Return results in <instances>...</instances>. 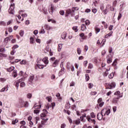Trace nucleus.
Masks as SVG:
<instances>
[{
    "instance_id": "f257e3e1",
    "label": "nucleus",
    "mask_w": 128,
    "mask_h": 128,
    "mask_svg": "<svg viewBox=\"0 0 128 128\" xmlns=\"http://www.w3.org/2000/svg\"><path fill=\"white\" fill-rule=\"evenodd\" d=\"M24 78H21L20 79L16 80L14 82V86H16V90H18V87L20 86H20L21 88H24V86H26V83L24 82Z\"/></svg>"
},
{
    "instance_id": "f03ea898",
    "label": "nucleus",
    "mask_w": 128,
    "mask_h": 128,
    "mask_svg": "<svg viewBox=\"0 0 128 128\" xmlns=\"http://www.w3.org/2000/svg\"><path fill=\"white\" fill-rule=\"evenodd\" d=\"M111 10V12H114V8L110 4H108L106 6V8L103 10L104 14H107L108 12Z\"/></svg>"
},
{
    "instance_id": "7ed1b4c3",
    "label": "nucleus",
    "mask_w": 128,
    "mask_h": 128,
    "mask_svg": "<svg viewBox=\"0 0 128 128\" xmlns=\"http://www.w3.org/2000/svg\"><path fill=\"white\" fill-rule=\"evenodd\" d=\"M42 58H39L37 60V62L38 64H36V68H40V69H42L44 68H46V65H44L40 64V62H42Z\"/></svg>"
},
{
    "instance_id": "20e7f679",
    "label": "nucleus",
    "mask_w": 128,
    "mask_h": 128,
    "mask_svg": "<svg viewBox=\"0 0 128 128\" xmlns=\"http://www.w3.org/2000/svg\"><path fill=\"white\" fill-rule=\"evenodd\" d=\"M50 60H52V62H52V66H53V68H56V66H58L60 60H56V58L54 57L51 58H50Z\"/></svg>"
},
{
    "instance_id": "39448f33",
    "label": "nucleus",
    "mask_w": 128,
    "mask_h": 128,
    "mask_svg": "<svg viewBox=\"0 0 128 128\" xmlns=\"http://www.w3.org/2000/svg\"><path fill=\"white\" fill-rule=\"evenodd\" d=\"M43 112H44L40 114V118L42 120H48V118H44L46 116V114H48V111L46 110H44Z\"/></svg>"
},
{
    "instance_id": "423d86ee",
    "label": "nucleus",
    "mask_w": 128,
    "mask_h": 128,
    "mask_svg": "<svg viewBox=\"0 0 128 128\" xmlns=\"http://www.w3.org/2000/svg\"><path fill=\"white\" fill-rule=\"evenodd\" d=\"M14 3H12L11 4L10 8L8 10V12L11 14H14Z\"/></svg>"
},
{
    "instance_id": "0eeeda50",
    "label": "nucleus",
    "mask_w": 128,
    "mask_h": 128,
    "mask_svg": "<svg viewBox=\"0 0 128 128\" xmlns=\"http://www.w3.org/2000/svg\"><path fill=\"white\" fill-rule=\"evenodd\" d=\"M102 114L104 116H108L110 114V109H103L102 110Z\"/></svg>"
},
{
    "instance_id": "6e6552de",
    "label": "nucleus",
    "mask_w": 128,
    "mask_h": 128,
    "mask_svg": "<svg viewBox=\"0 0 128 128\" xmlns=\"http://www.w3.org/2000/svg\"><path fill=\"white\" fill-rule=\"evenodd\" d=\"M86 120L89 122H93L94 124H96V120L94 119H92L90 116H86Z\"/></svg>"
},
{
    "instance_id": "1a4fd4ad",
    "label": "nucleus",
    "mask_w": 128,
    "mask_h": 128,
    "mask_svg": "<svg viewBox=\"0 0 128 128\" xmlns=\"http://www.w3.org/2000/svg\"><path fill=\"white\" fill-rule=\"evenodd\" d=\"M98 103L99 104V106L100 108H102L104 106V102H102V98H99L98 100Z\"/></svg>"
},
{
    "instance_id": "9d476101",
    "label": "nucleus",
    "mask_w": 128,
    "mask_h": 128,
    "mask_svg": "<svg viewBox=\"0 0 128 128\" xmlns=\"http://www.w3.org/2000/svg\"><path fill=\"white\" fill-rule=\"evenodd\" d=\"M48 12L50 14H52L54 13V5L50 4L48 7Z\"/></svg>"
},
{
    "instance_id": "9b49d317",
    "label": "nucleus",
    "mask_w": 128,
    "mask_h": 128,
    "mask_svg": "<svg viewBox=\"0 0 128 128\" xmlns=\"http://www.w3.org/2000/svg\"><path fill=\"white\" fill-rule=\"evenodd\" d=\"M114 88H116V83L114 82H112L110 84H108V88L111 90Z\"/></svg>"
},
{
    "instance_id": "f8f14e48",
    "label": "nucleus",
    "mask_w": 128,
    "mask_h": 128,
    "mask_svg": "<svg viewBox=\"0 0 128 128\" xmlns=\"http://www.w3.org/2000/svg\"><path fill=\"white\" fill-rule=\"evenodd\" d=\"M104 116V114L102 113L101 111V113H98L97 114V118L98 120H102V117Z\"/></svg>"
},
{
    "instance_id": "ddd939ff",
    "label": "nucleus",
    "mask_w": 128,
    "mask_h": 128,
    "mask_svg": "<svg viewBox=\"0 0 128 128\" xmlns=\"http://www.w3.org/2000/svg\"><path fill=\"white\" fill-rule=\"evenodd\" d=\"M44 28L45 30H52V27L50 26V25L48 24H45Z\"/></svg>"
},
{
    "instance_id": "4468645a",
    "label": "nucleus",
    "mask_w": 128,
    "mask_h": 128,
    "mask_svg": "<svg viewBox=\"0 0 128 128\" xmlns=\"http://www.w3.org/2000/svg\"><path fill=\"white\" fill-rule=\"evenodd\" d=\"M42 62L46 66L48 64V57H45L42 60Z\"/></svg>"
},
{
    "instance_id": "2eb2a0df",
    "label": "nucleus",
    "mask_w": 128,
    "mask_h": 128,
    "mask_svg": "<svg viewBox=\"0 0 128 128\" xmlns=\"http://www.w3.org/2000/svg\"><path fill=\"white\" fill-rule=\"evenodd\" d=\"M116 64H118V59H115L112 63V66H114V70H118V67H116Z\"/></svg>"
},
{
    "instance_id": "dca6fc26",
    "label": "nucleus",
    "mask_w": 128,
    "mask_h": 128,
    "mask_svg": "<svg viewBox=\"0 0 128 128\" xmlns=\"http://www.w3.org/2000/svg\"><path fill=\"white\" fill-rule=\"evenodd\" d=\"M12 38H13L12 36H10V37L6 38L4 40V42H6V44H8V40H12Z\"/></svg>"
},
{
    "instance_id": "f3484780",
    "label": "nucleus",
    "mask_w": 128,
    "mask_h": 128,
    "mask_svg": "<svg viewBox=\"0 0 128 128\" xmlns=\"http://www.w3.org/2000/svg\"><path fill=\"white\" fill-rule=\"evenodd\" d=\"M114 94L115 96H119V98H117V100H119L120 98H122V95L120 96V91L116 92Z\"/></svg>"
},
{
    "instance_id": "a211bd4d",
    "label": "nucleus",
    "mask_w": 128,
    "mask_h": 128,
    "mask_svg": "<svg viewBox=\"0 0 128 128\" xmlns=\"http://www.w3.org/2000/svg\"><path fill=\"white\" fill-rule=\"evenodd\" d=\"M61 38L62 40H66V32H63L61 35Z\"/></svg>"
},
{
    "instance_id": "6ab92c4d",
    "label": "nucleus",
    "mask_w": 128,
    "mask_h": 128,
    "mask_svg": "<svg viewBox=\"0 0 128 128\" xmlns=\"http://www.w3.org/2000/svg\"><path fill=\"white\" fill-rule=\"evenodd\" d=\"M8 88L6 86H4V88H2L0 90V92H8Z\"/></svg>"
},
{
    "instance_id": "aec40b11",
    "label": "nucleus",
    "mask_w": 128,
    "mask_h": 128,
    "mask_svg": "<svg viewBox=\"0 0 128 128\" xmlns=\"http://www.w3.org/2000/svg\"><path fill=\"white\" fill-rule=\"evenodd\" d=\"M86 30V26L85 24H82L81 26V30L84 32Z\"/></svg>"
},
{
    "instance_id": "412c9836",
    "label": "nucleus",
    "mask_w": 128,
    "mask_h": 128,
    "mask_svg": "<svg viewBox=\"0 0 128 128\" xmlns=\"http://www.w3.org/2000/svg\"><path fill=\"white\" fill-rule=\"evenodd\" d=\"M74 124L76 125L80 124V120H74Z\"/></svg>"
},
{
    "instance_id": "4be33fe9",
    "label": "nucleus",
    "mask_w": 128,
    "mask_h": 128,
    "mask_svg": "<svg viewBox=\"0 0 128 128\" xmlns=\"http://www.w3.org/2000/svg\"><path fill=\"white\" fill-rule=\"evenodd\" d=\"M30 42L31 44H34V38L32 37L30 38Z\"/></svg>"
},
{
    "instance_id": "5701e85b",
    "label": "nucleus",
    "mask_w": 128,
    "mask_h": 128,
    "mask_svg": "<svg viewBox=\"0 0 128 128\" xmlns=\"http://www.w3.org/2000/svg\"><path fill=\"white\" fill-rule=\"evenodd\" d=\"M12 76H14V78H16V76H18V74H16V70H14L13 71V72L12 74Z\"/></svg>"
},
{
    "instance_id": "b1692460",
    "label": "nucleus",
    "mask_w": 128,
    "mask_h": 128,
    "mask_svg": "<svg viewBox=\"0 0 128 128\" xmlns=\"http://www.w3.org/2000/svg\"><path fill=\"white\" fill-rule=\"evenodd\" d=\"M110 68L106 69V72L104 74V76H106L108 74V72H110Z\"/></svg>"
},
{
    "instance_id": "393cba45",
    "label": "nucleus",
    "mask_w": 128,
    "mask_h": 128,
    "mask_svg": "<svg viewBox=\"0 0 128 128\" xmlns=\"http://www.w3.org/2000/svg\"><path fill=\"white\" fill-rule=\"evenodd\" d=\"M26 96L27 98H29L30 100V98H32V94L30 93H28L26 94Z\"/></svg>"
},
{
    "instance_id": "a878e982",
    "label": "nucleus",
    "mask_w": 128,
    "mask_h": 128,
    "mask_svg": "<svg viewBox=\"0 0 128 128\" xmlns=\"http://www.w3.org/2000/svg\"><path fill=\"white\" fill-rule=\"evenodd\" d=\"M18 122V119H16L14 120H12V124H16Z\"/></svg>"
},
{
    "instance_id": "bb28decb",
    "label": "nucleus",
    "mask_w": 128,
    "mask_h": 128,
    "mask_svg": "<svg viewBox=\"0 0 128 128\" xmlns=\"http://www.w3.org/2000/svg\"><path fill=\"white\" fill-rule=\"evenodd\" d=\"M8 55L6 54H4V53H0V58H6Z\"/></svg>"
},
{
    "instance_id": "cd10ccee",
    "label": "nucleus",
    "mask_w": 128,
    "mask_h": 128,
    "mask_svg": "<svg viewBox=\"0 0 128 128\" xmlns=\"http://www.w3.org/2000/svg\"><path fill=\"white\" fill-rule=\"evenodd\" d=\"M14 70V66H12L10 67V68H7V70L8 72H12V70Z\"/></svg>"
},
{
    "instance_id": "c85d7f7f",
    "label": "nucleus",
    "mask_w": 128,
    "mask_h": 128,
    "mask_svg": "<svg viewBox=\"0 0 128 128\" xmlns=\"http://www.w3.org/2000/svg\"><path fill=\"white\" fill-rule=\"evenodd\" d=\"M28 80H29V82H32V80H34V76L33 75L30 76Z\"/></svg>"
},
{
    "instance_id": "c756f323",
    "label": "nucleus",
    "mask_w": 128,
    "mask_h": 128,
    "mask_svg": "<svg viewBox=\"0 0 128 128\" xmlns=\"http://www.w3.org/2000/svg\"><path fill=\"white\" fill-rule=\"evenodd\" d=\"M19 34L21 36H24V31L22 30H20V32H19Z\"/></svg>"
},
{
    "instance_id": "7c9ffc66",
    "label": "nucleus",
    "mask_w": 128,
    "mask_h": 128,
    "mask_svg": "<svg viewBox=\"0 0 128 128\" xmlns=\"http://www.w3.org/2000/svg\"><path fill=\"white\" fill-rule=\"evenodd\" d=\"M76 51H77L78 54H82V49H80V48H77Z\"/></svg>"
},
{
    "instance_id": "2f4dec72",
    "label": "nucleus",
    "mask_w": 128,
    "mask_h": 128,
    "mask_svg": "<svg viewBox=\"0 0 128 128\" xmlns=\"http://www.w3.org/2000/svg\"><path fill=\"white\" fill-rule=\"evenodd\" d=\"M73 30H74L75 32H78V26H74L72 28Z\"/></svg>"
},
{
    "instance_id": "473e14b6",
    "label": "nucleus",
    "mask_w": 128,
    "mask_h": 128,
    "mask_svg": "<svg viewBox=\"0 0 128 128\" xmlns=\"http://www.w3.org/2000/svg\"><path fill=\"white\" fill-rule=\"evenodd\" d=\"M20 64H28V62L26 60H22L20 62Z\"/></svg>"
},
{
    "instance_id": "72a5a7b5",
    "label": "nucleus",
    "mask_w": 128,
    "mask_h": 128,
    "mask_svg": "<svg viewBox=\"0 0 128 128\" xmlns=\"http://www.w3.org/2000/svg\"><path fill=\"white\" fill-rule=\"evenodd\" d=\"M90 20H87L85 21V25L86 26H90Z\"/></svg>"
},
{
    "instance_id": "f704fd0d",
    "label": "nucleus",
    "mask_w": 128,
    "mask_h": 128,
    "mask_svg": "<svg viewBox=\"0 0 128 128\" xmlns=\"http://www.w3.org/2000/svg\"><path fill=\"white\" fill-rule=\"evenodd\" d=\"M88 88H94V84H92V83H89L88 84Z\"/></svg>"
},
{
    "instance_id": "c9c22d12",
    "label": "nucleus",
    "mask_w": 128,
    "mask_h": 128,
    "mask_svg": "<svg viewBox=\"0 0 128 128\" xmlns=\"http://www.w3.org/2000/svg\"><path fill=\"white\" fill-rule=\"evenodd\" d=\"M90 114L92 118H96V114H94V112H91Z\"/></svg>"
},
{
    "instance_id": "e433bc0d",
    "label": "nucleus",
    "mask_w": 128,
    "mask_h": 128,
    "mask_svg": "<svg viewBox=\"0 0 128 128\" xmlns=\"http://www.w3.org/2000/svg\"><path fill=\"white\" fill-rule=\"evenodd\" d=\"M52 22V24H56V20H52V19L48 20V22Z\"/></svg>"
},
{
    "instance_id": "4c0bfd02",
    "label": "nucleus",
    "mask_w": 128,
    "mask_h": 128,
    "mask_svg": "<svg viewBox=\"0 0 128 128\" xmlns=\"http://www.w3.org/2000/svg\"><path fill=\"white\" fill-rule=\"evenodd\" d=\"M85 76L86 82H88V80H90V76H88V74H86Z\"/></svg>"
},
{
    "instance_id": "58836bf2",
    "label": "nucleus",
    "mask_w": 128,
    "mask_h": 128,
    "mask_svg": "<svg viewBox=\"0 0 128 128\" xmlns=\"http://www.w3.org/2000/svg\"><path fill=\"white\" fill-rule=\"evenodd\" d=\"M14 22V20H10L7 22V26H10V24H12V22Z\"/></svg>"
},
{
    "instance_id": "ea45409f",
    "label": "nucleus",
    "mask_w": 128,
    "mask_h": 128,
    "mask_svg": "<svg viewBox=\"0 0 128 128\" xmlns=\"http://www.w3.org/2000/svg\"><path fill=\"white\" fill-rule=\"evenodd\" d=\"M62 44H59L58 47V52H60V50H62Z\"/></svg>"
},
{
    "instance_id": "a19ab883",
    "label": "nucleus",
    "mask_w": 128,
    "mask_h": 128,
    "mask_svg": "<svg viewBox=\"0 0 128 128\" xmlns=\"http://www.w3.org/2000/svg\"><path fill=\"white\" fill-rule=\"evenodd\" d=\"M24 104V106H25V108H28V102H23Z\"/></svg>"
},
{
    "instance_id": "79ce46f5",
    "label": "nucleus",
    "mask_w": 128,
    "mask_h": 128,
    "mask_svg": "<svg viewBox=\"0 0 128 128\" xmlns=\"http://www.w3.org/2000/svg\"><path fill=\"white\" fill-rule=\"evenodd\" d=\"M50 108H52V110H54V106H56V103L52 102L50 104Z\"/></svg>"
},
{
    "instance_id": "37998d69",
    "label": "nucleus",
    "mask_w": 128,
    "mask_h": 128,
    "mask_svg": "<svg viewBox=\"0 0 128 128\" xmlns=\"http://www.w3.org/2000/svg\"><path fill=\"white\" fill-rule=\"evenodd\" d=\"M114 72H112L111 74H110L108 76L109 78H114Z\"/></svg>"
},
{
    "instance_id": "c03bdc74",
    "label": "nucleus",
    "mask_w": 128,
    "mask_h": 128,
    "mask_svg": "<svg viewBox=\"0 0 128 128\" xmlns=\"http://www.w3.org/2000/svg\"><path fill=\"white\" fill-rule=\"evenodd\" d=\"M79 10V8H78V7H76V8H72V11L73 12H76V10Z\"/></svg>"
},
{
    "instance_id": "a18cd8bd",
    "label": "nucleus",
    "mask_w": 128,
    "mask_h": 128,
    "mask_svg": "<svg viewBox=\"0 0 128 128\" xmlns=\"http://www.w3.org/2000/svg\"><path fill=\"white\" fill-rule=\"evenodd\" d=\"M34 108H36V110H38V108H42V105L36 106V105H34Z\"/></svg>"
},
{
    "instance_id": "49530a36",
    "label": "nucleus",
    "mask_w": 128,
    "mask_h": 128,
    "mask_svg": "<svg viewBox=\"0 0 128 128\" xmlns=\"http://www.w3.org/2000/svg\"><path fill=\"white\" fill-rule=\"evenodd\" d=\"M92 68H93L92 64V63H90L88 66V68L90 70Z\"/></svg>"
},
{
    "instance_id": "de8ad7c7",
    "label": "nucleus",
    "mask_w": 128,
    "mask_h": 128,
    "mask_svg": "<svg viewBox=\"0 0 128 128\" xmlns=\"http://www.w3.org/2000/svg\"><path fill=\"white\" fill-rule=\"evenodd\" d=\"M40 113V110L36 109L34 110V114H38Z\"/></svg>"
},
{
    "instance_id": "09e8293b",
    "label": "nucleus",
    "mask_w": 128,
    "mask_h": 128,
    "mask_svg": "<svg viewBox=\"0 0 128 128\" xmlns=\"http://www.w3.org/2000/svg\"><path fill=\"white\" fill-rule=\"evenodd\" d=\"M39 34H46V30H44V29H42L39 32Z\"/></svg>"
},
{
    "instance_id": "8fccbe9b",
    "label": "nucleus",
    "mask_w": 128,
    "mask_h": 128,
    "mask_svg": "<svg viewBox=\"0 0 128 128\" xmlns=\"http://www.w3.org/2000/svg\"><path fill=\"white\" fill-rule=\"evenodd\" d=\"M88 46L87 45H85L84 50H85V52H88Z\"/></svg>"
},
{
    "instance_id": "3c124183",
    "label": "nucleus",
    "mask_w": 128,
    "mask_h": 128,
    "mask_svg": "<svg viewBox=\"0 0 128 128\" xmlns=\"http://www.w3.org/2000/svg\"><path fill=\"white\" fill-rule=\"evenodd\" d=\"M76 86V83H74V82H72L70 83V86Z\"/></svg>"
},
{
    "instance_id": "603ef678",
    "label": "nucleus",
    "mask_w": 128,
    "mask_h": 128,
    "mask_svg": "<svg viewBox=\"0 0 128 128\" xmlns=\"http://www.w3.org/2000/svg\"><path fill=\"white\" fill-rule=\"evenodd\" d=\"M96 94H97L96 92H90V94L91 96H96Z\"/></svg>"
},
{
    "instance_id": "864d4df0",
    "label": "nucleus",
    "mask_w": 128,
    "mask_h": 128,
    "mask_svg": "<svg viewBox=\"0 0 128 128\" xmlns=\"http://www.w3.org/2000/svg\"><path fill=\"white\" fill-rule=\"evenodd\" d=\"M47 120H42L41 121V124L44 125L46 124V122Z\"/></svg>"
},
{
    "instance_id": "5fc2aeb1",
    "label": "nucleus",
    "mask_w": 128,
    "mask_h": 128,
    "mask_svg": "<svg viewBox=\"0 0 128 128\" xmlns=\"http://www.w3.org/2000/svg\"><path fill=\"white\" fill-rule=\"evenodd\" d=\"M66 12L68 14H72V10L70 9H68L67 10H66Z\"/></svg>"
},
{
    "instance_id": "6e6d98bb",
    "label": "nucleus",
    "mask_w": 128,
    "mask_h": 128,
    "mask_svg": "<svg viewBox=\"0 0 128 128\" xmlns=\"http://www.w3.org/2000/svg\"><path fill=\"white\" fill-rule=\"evenodd\" d=\"M46 100L49 102H52V97H46Z\"/></svg>"
},
{
    "instance_id": "4d7b16f0",
    "label": "nucleus",
    "mask_w": 128,
    "mask_h": 128,
    "mask_svg": "<svg viewBox=\"0 0 128 128\" xmlns=\"http://www.w3.org/2000/svg\"><path fill=\"white\" fill-rule=\"evenodd\" d=\"M122 14H121L120 12V13L118 14V20H120V18H122Z\"/></svg>"
},
{
    "instance_id": "13d9d810",
    "label": "nucleus",
    "mask_w": 128,
    "mask_h": 128,
    "mask_svg": "<svg viewBox=\"0 0 128 128\" xmlns=\"http://www.w3.org/2000/svg\"><path fill=\"white\" fill-rule=\"evenodd\" d=\"M14 54H16V50L14 49H13L10 52V54L14 56Z\"/></svg>"
},
{
    "instance_id": "bf43d9fd",
    "label": "nucleus",
    "mask_w": 128,
    "mask_h": 128,
    "mask_svg": "<svg viewBox=\"0 0 128 128\" xmlns=\"http://www.w3.org/2000/svg\"><path fill=\"white\" fill-rule=\"evenodd\" d=\"M20 124H21V126H24V124H26V122L24 120L21 121L20 122Z\"/></svg>"
},
{
    "instance_id": "052dcab7",
    "label": "nucleus",
    "mask_w": 128,
    "mask_h": 128,
    "mask_svg": "<svg viewBox=\"0 0 128 128\" xmlns=\"http://www.w3.org/2000/svg\"><path fill=\"white\" fill-rule=\"evenodd\" d=\"M112 110H113L114 112H116V106H113Z\"/></svg>"
},
{
    "instance_id": "680f3d73",
    "label": "nucleus",
    "mask_w": 128,
    "mask_h": 128,
    "mask_svg": "<svg viewBox=\"0 0 128 128\" xmlns=\"http://www.w3.org/2000/svg\"><path fill=\"white\" fill-rule=\"evenodd\" d=\"M18 48V44L14 45L12 47V50H16V48Z\"/></svg>"
},
{
    "instance_id": "e2e57ef3",
    "label": "nucleus",
    "mask_w": 128,
    "mask_h": 128,
    "mask_svg": "<svg viewBox=\"0 0 128 128\" xmlns=\"http://www.w3.org/2000/svg\"><path fill=\"white\" fill-rule=\"evenodd\" d=\"M98 12V10H96V8H92V12L94 14H96V12Z\"/></svg>"
},
{
    "instance_id": "0e129e2a",
    "label": "nucleus",
    "mask_w": 128,
    "mask_h": 128,
    "mask_svg": "<svg viewBox=\"0 0 128 128\" xmlns=\"http://www.w3.org/2000/svg\"><path fill=\"white\" fill-rule=\"evenodd\" d=\"M44 128V126L42 125V124H38V128Z\"/></svg>"
},
{
    "instance_id": "69168bd1",
    "label": "nucleus",
    "mask_w": 128,
    "mask_h": 128,
    "mask_svg": "<svg viewBox=\"0 0 128 128\" xmlns=\"http://www.w3.org/2000/svg\"><path fill=\"white\" fill-rule=\"evenodd\" d=\"M84 66H86L88 65V60H85L84 62Z\"/></svg>"
},
{
    "instance_id": "338daca9",
    "label": "nucleus",
    "mask_w": 128,
    "mask_h": 128,
    "mask_svg": "<svg viewBox=\"0 0 128 128\" xmlns=\"http://www.w3.org/2000/svg\"><path fill=\"white\" fill-rule=\"evenodd\" d=\"M50 108V104H47V105H46V110H48Z\"/></svg>"
},
{
    "instance_id": "774afa93",
    "label": "nucleus",
    "mask_w": 128,
    "mask_h": 128,
    "mask_svg": "<svg viewBox=\"0 0 128 128\" xmlns=\"http://www.w3.org/2000/svg\"><path fill=\"white\" fill-rule=\"evenodd\" d=\"M66 126V124H61V128H64Z\"/></svg>"
}]
</instances>
